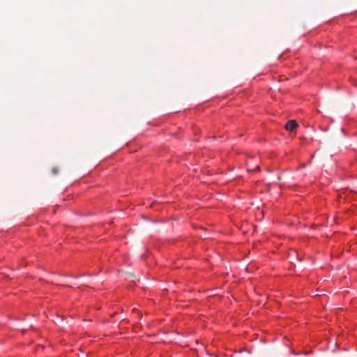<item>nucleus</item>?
I'll return each instance as SVG.
<instances>
[{"instance_id": "nucleus-3", "label": "nucleus", "mask_w": 357, "mask_h": 357, "mask_svg": "<svg viewBox=\"0 0 357 357\" xmlns=\"http://www.w3.org/2000/svg\"><path fill=\"white\" fill-rule=\"evenodd\" d=\"M57 172H58V171H57L56 169H53V173H54V174H57Z\"/></svg>"}, {"instance_id": "nucleus-2", "label": "nucleus", "mask_w": 357, "mask_h": 357, "mask_svg": "<svg viewBox=\"0 0 357 357\" xmlns=\"http://www.w3.org/2000/svg\"><path fill=\"white\" fill-rule=\"evenodd\" d=\"M126 275H127L128 278H129V279H133L135 278V275L132 273H128L126 274Z\"/></svg>"}, {"instance_id": "nucleus-4", "label": "nucleus", "mask_w": 357, "mask_h": 357, "mask_svg": "<svg viewBox=\"0 0 357 357\" xmlns=\"http://www.w3.org/2000/svg\"><path fill=\"white\" fill-rule=\"evenodd\" d=\"M256 169H257V170H259V166H257V167H256Z\"/></svg>"}, {"instance_id": "nucleus-1", "label": "nucleus", "mask_w": 357, "mask_h": 357, "mask_svg": "<svg viewBox=\"0 0 357 357\" xmlns=\"http://www.w3.org/2000/svg\"><path fill=\"white\" fill-rule=\"evenodd\" d=\"M298 126V125L295 120H290L286 123L285 128L289 131H292L296 128H297Z\"/></svg>"}]
</instances>
